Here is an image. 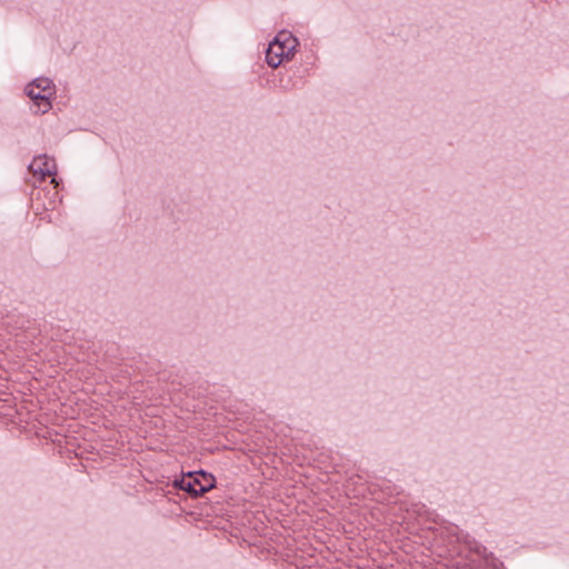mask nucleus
I'll return each mask as SVG.
<instances>
[{
  "label": "nucleus",
  "mask_w": 569,
  "mask_h": 569,
  "mask_svg": "<svg viewBox=\"0 0 569 569\" xmlns=\"http://www.w3.org/2000/svg\"><path fill=\"white\" fill-rule=\"evenodd\" d=\"M297 44V39L290 32H279L266 52L267 63L277 68L284 59H289L293 54Z\"/></svg>",
  "instance_id": "obj_1"
},
{
  "label": "nucleus",
  "mask_w": 569,
  "mask_h": 569,
  "mask_svg": "<svg viewBox=\"0 0 569 569\" xmlns=\"http://www.w3.org/2000/svg\"><path fill=\"white\" fill-rule=\"evenodd\" d=\"M27 96L34 102L36 112L46 113L51 109L54 86L48 78H37L26 88Z\"/></svg>",
  "instance_id": "obj_2"
},
{
  "label": "nucleus",
  "mask_w": 569,
  "mask_h": 569,
  "mask_svg": "<svg viewBox=\"0 0 569 569\" xmlns=\"http://www.w3.org/2000/svg\"><path fill=\"white\" fill-rule=\"evenodd\" d=\"M29 171L40 181L44 180L47 177H50L51 183L54 186V188L58 186V181L56 179L57 166L54 159L49 158L46 154L38 156L30 163Z\"/></svg>",
  "instance_id": "obj_3"
},
{
  "label": "nucleus",
  "mask_w": 569,
  "mask_h": 569,
  "mask_svg": "<svg viewBox=\"0 0 569 569\" xmlns=\"http://www.w3.org/2000/svg\"><path fill=\"white\" fill-rule=\"evenodd\" d=\"M200 476L201 479L194 478L191 475L187 478L181 479L179 482L180 489L189 492L194 497H198L213 488L214 478L212 475L201 472Z\"/></svg>",
  "instance_id": "obj_4"
}]
</instances>
